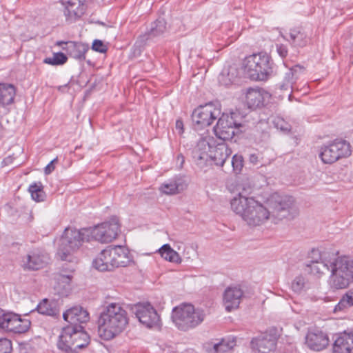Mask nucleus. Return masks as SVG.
<instances>
[{
  "label": "nucleus",
  "mask_w": 353,
  "mask_h": 353,
  "mask_svg": "<svg viewBox=\"0 0 353 353\" xmlns=\"http://www.w3.org/2000/svg\"><path fill=\"white\" fill-rule=\"evenodd\" d=\"M353 305V290L347 291L341 298L339 303L336 305L334 311L343 310L346 307Z\"/></svg>",
  "instance_id": "38"
},
{
  "label": "nucleus",
  "mask_w": 353,
  "mask_h": 353,
  "mask_svg": "<svg viewBox=\"0 0 353 353\" xmlns=\"http://www.w3.org/2000/svg\"><path fill=\"white\" fill-rule=\"evenodd\" d=\"M204 318V311L196 309L192 304L182 303L172 310V321L183 331L196 327L203 321Z\"/></svg>",
  "instance_id": "5"
},
{
  "label": "nucleus",
  "mask_w": 353,
  "mask_h": 353,
  "mask_svg": "<svg viewBox=\"0 0 353 353\" xmlns=\"http://www.w3.org/2000/svg\"><path fill=\"white\" fill-rule=\"evenodd\" d=\"M119 251L121 252L119 259H117V268L126 267L132 261L129 250L124 246L119 247Z\"/></svg>",
  "instance_id": "39"
},
{
  "label": "nucleus",
  "mask_w": 353,
  "mask_h": 353,
  "mask_svg": "<svg viewBox=\"0 0 353 353\" xmlns=\"http://www.w3.org/2000/svg\"><path fill=\"white\" fill-rule=\"evenodd\" d=\"M176 129L179 131V134L183 132V123L181 120H176Z\"/></svg>",
  "instance_id": "50"
},
{
  "label": "nucleus",
  "mask_w": 353,
  "mask_h": 353,
  "mask_svg": "<svg viewBox=\"0 0 353 353\" xmlns=\"http://www.w3.org/2000/svg\"><path fill=\"white\" fill-rule=\"evenodd\" d=\"M214 145V139L208 137L201 138L193 149L192 157L195 163L201 168L204 166L209 160L210 153H211Z\"/></svg>",
  "instance_id": "15"
},
{
  "label": "nucleus",
  "mask_w": 353,
  "mask_h": 353,
  "mask_svg": "<svg viewBox=\"0 0 353 353\" xmlns=\"http://www.w3.org/2000/svg\"><path fill=\"white\" fill-rule=\"evenodd\" d=\"M294 199L288 195L272 194L263 206L252 197L243 196L239 192L238 196L231 200L232 210L251 226L263 224L268 219L277 221L293 217Z\"/></svg>",
  "instance_id": "1"
},
{
  "label": "nucleus",
  "mask_w": 353,
  "mask_h": 353,
  "mask_svg": "<svg viewBox=\"0 0 353 353\" xmlns=\"http://www.w3.org/2000/svg\"><path fill=\"white\" fill-rule=\"evenodd\" d=\"M298 67L290 69L285 74L283 83L280 88L281 90H294V84L298 79Z\"/></svg>",
  "instance_id": "33"
},
{
  "label": "nucleus",
  "mask_w": 353,
  "mask_h": 353,
  "mask_svg": "<svg viewBox=\"0 0 353 353\" xmlns=\"http://www.w3.org/2000/svg\"><path fill=\"white\" fill-rule=\"evenodd\" d=\"M243 158L241 155L235 154L233 156L231 164L233 170L236 172H239L243 166Z\"/></svg>",
  "instance_id": "43"
},
{
  "label": "nucleus",
  "mask_w": 353,
  "mask_h": 353,
  "mask_svg": "<svg viewBox=\"0 0 353 353\" xmlns=\"http://www.w3.org/2000/svg\"><path fill=\"white\" fill-rule=\"evenodd\" d=\"M276 51L281 58H285L288 54V47L283 44L276 45Z\"/></svg>",
  "instance_id": "47"
},
{
  "label": "nucleus",
  "mask_w": 353,
  "mask_h": 353,
  "mask_svg": "<svg viewBox=\"0 0 353 353\" xmlns=\"http://www.w3.org/2000/svg\"><path fill=\"white\" fill-rule=\"evenodd\" d=\"M289 37L281 35L282 37L290 42L294 48H303L307 45L309 39L306 33L301 28H293L290 30Z\"/></svg>",
  "instance_id": "25"
},
{
  "label": "nucleus",
  "mask_w": 353,
  "mask_h": 353,
  "mask_svg": "<svg viewBox=\"0 0 353 353\" xmlns=\"http://www.w3.org/2000/svg\"><path fill=\"white\" fill-rule=\"evenodd\" d=\"M90 231V240L94 239L101 243H109L116 239L119 229V219L112 217L109 221L104 222L94 228H88Z\"/></svg>",
  "instance_id": "9"
},
{
  "label": "nucleus",
  "mask_w": 353,
  "mask_h": 353,
  "mask_svg": "<svg viewBox=\"0 0 353 353\" xmlns=\"http://www.w3.org/2000/svg\"><path fill=\"white\" fill-rule=\"evenodd\" d=\"M176 161H177V163H179V167L182 168V166L184 163V161H185L183 155L181 153L179 154L176 157Z\"/></svg>",
  "instance_id": "51"
},
{
  "label": "nucleus",
  "mask_w": 353,
  "mask_h": 353,
  "mask_svg": "<svg viewBox=\"0 0 353 353\" xmlns=\"http://www.w3.org/2000/svg\"><path fill=\"white\" fill-rule=\"evenodd\" d=\"M63 318L70 324L69 326H81L80 324L90 319L88 312L81 306H74L68 309L63 312Z\"/></svg>",
  "instance_id": "19"
},
{
  "label": "nucleus",
  "mask_w": 353,
  "mask_h": 353,
  "mask_svg": "<svg viewBox=\"0 0 353 353\" xmlns=\"http://www.w3.org/2000/svg\"><path fill=\"white\" fill-rule=\"evenodd\" d=\"M334 353H353V333L339 336L333 345Z\"/></svg>",
  "instance_id": "24"
},
{
  "label": "nucleus",
  "mask_w": 353,
  "mask_h": 353,
  "mask_svg": "<svg viewBox=\"0 0 353 353\" xmlns=\"http://www.w3.org/2000/svg\"><path fill=\"white\" fill-rule=\"evenodd\" d=\"M231 153V150L225 143L214 145L209 160L212 161L217 166H223Z\"/></svg>",
  "instance_id": "21"
},
{
  "label": "nucleus",
  "mask_w": 353,
  "mask_h": 353,
  "mask_svg": "<svg viewBox=\"0 0 353 353\" xmlns=\"http://www.w3.org/2000/svg\"><path fill=\"white\" fill-rule=\"evenodd\" d=\"M92 264L94 268L101 272L112 271L114 270L110 245L98 254L97 257L93 261Z\"/></svg>",
  "instance_id": "20"
},
{
  "label": "nucleus",
  "mask_w": 353,
  "mask_h": 353,
  "mask_svg": "<svg viewBox=\"0 0 353 353\" xmlns=\"http://www.w3.org/2000/svg\"><path fill=\"white\" fill-rule=\"evenodd\" d=\"M249 161L253 165H257L259 163V157L256 154H250L249 155Z\"/></svg>",
  "instance_id": "49"
},
{
  "label": "nucleus",
  "mask_w": 353,
  "mask_h": 353,
  "mask_svg": "<svg viewBox=\"0 0 353 353\" xmlns=\"http://www.w3.org/2000/svg\"><path fill=\"white\" fill-rule=\"evenodd\" d=\"M31 325L29 319H21V316L7 312L0 315V330L7 332L22 334L26 332Z\"/></svg>",
  "instance_id": "10"
},
{
  "label": "nucleus",
  "mask_w": 353,
  "mask_h": 353,
  "mask_svg": "<svg viewBox=\"0 0 353 353\" xmlns=\"http://www.w3.org/2000/svg\"><path fill=\"white\" fill-rule=\"evenodd\" d=\"M12 350V341L6 338L0 339V353H11Z\"/></svg>",
  "instance_id": "44"
},
{
  "label": "nucleus",
  "mask_w": 353,
  "mask_h": 353,
  "mask_svg": "<svg viewBox=\"0 0 353 353\" xmlns=\"http://www.w3.org/2000/svg\"><path fill=\"white\" fill-rule=\"evenodd\" d=\"M245 103L249 108L256 109L263 105V90L259 88H250L245 92Z\"/></svg>",
  "instance_id": "26"
},
{
  "label": "nucleus",
  "mask_w": 353,
  "mask_h": 353,
  "mask_svg": "<svg viewBox=\"0 0 353 353\" xmlns=\"http://www.w3.org/2000/svg\"><path fill=\"white\" fill-rule=\"evenodd\" d=\"M65 22L71 24L77 22L85 14L87 10L85 0H61Z\"/></svg>",
  "instance_id": "12"
},
{
  "label": "nucleus",
  "mask_w": 353,
  "mask_h": 353,
  "mask_svg": "<svg viewBox=\"0 0 353 353\" xmlns=\"http://www.w3.org/2000/svg\"><path fill=\"white\" fill-rule=\"evenodd\" d=\"M329 339L325 333L319 329H311L305 336L307 347L314 351H320L327 347Z\"/></svg>",
  "instance_id": "18"
},
{
  "label": "nucleus",
  "mask_w": 353,
  "mask_h": 353,
  "mask_svg": "<svg viewBox=\"0 0 353 353\" xmlns=\"http://www.w3.org/2000/svg\"><path fill=\"white\" fill-rule=\"evenodd\" d=\"M221 114V109L213 103L196 108L192 114V122L200 128L210 125Z\"/></svg>",
  "instance_id": "11"
},
{
  "label": "nucleus",
  "mask_w": 353,
  "mask_h": 353,
  "mask_svg": "<svg viewBox=\"0 0 353 353\" xmlns=\"http://www.w3.org/2000/svg\"><path fill=\"white\" fill-rule=\"evenodd\" d=\"M49 261L48 254L40 248L30 250L21 260L24 270L36 271L44 268Z\"/></svg>",
  "instance_id": "13"
},
{
  "label": "nucleus",
  "mask_w": 353,
  "mask_h": 353,
  "mask_svg": "<svg viewBox=\"0 0 353 353\" xmlns=\"http://www.w3.org/2000/svg\"><path fill=\"white\" fill-rule=\"evenodd\" d=\"M65 45L66 47L64 49L70 57L80 61L85 59V53L90 49L88 44L81 42L68 41L65 43Z\"/></svg>",
  "instance_id": "23"
},
{
  "label": "nucleus",
  "mask_w": 353,
  "mask_h": 353,
  "mask_svg": "<svg viewBox=\"0 0 353 353\" xmlns=\"http://www.w3.org/2000/svg\"><path fill=\"white\" fill-rule=\"evenodd\" d=\"M134 310L136 317L145 327L152 328L160 326V316L150 303L137 304Z\"/></svg>",
  "instance_id": "14"
},
{
  "label": "nucleus",
  "mask_w": 353,
  "mask_h": 353,
  "mask_svg": "<svg viewBox=\"0 0 353 353\" xmlns=\"http://www.w3.org/2000/svg\"><path fill=\"white\" fill-rule=\"evenodd\" d=\"M37 310L39 314L52 317H57L60 315V310L57 303L54 301H49L47 299H44L38 304Z\"/></svg>",
  "instance_id": "29"
},
{
  "label": "nucleus",
  "mask_w": 353,
  "mask_h": 353,
  "mask_svg": "<svg viewBox=\"0 0 353 353\" xmlns=\"http://www.w3.org/2000/svg\"><path fill=\"white\" fill-rule=\"evenodd\" d=\"M235 346L234 340L222 339L220 342L214 343L212 347L208 350V353H225Z\"/></svg>",
  "instance_id": "36"
},
{
  "label": "nucleus",
  "mask_w": 353,
  "mask_h": 353,
  "mask_svg": "<svg viewBox=\"0 0 353 353\" xmlns=\"http://www.w3.org/2000/svg\"><path fill=\"white\" fill-rule=\"evenodd\" d=\"M274 63L270 57L260 52L246 57L242 61L245 76L253 81H266L273 73Z\"/></svg>",
  "instance_id": "4"
},
{
  "label": "nucleus",
  "mask_w": 353,
  "mask_h": 353,
  "mask_svg": "<svg viewBox=\"0 0 353 353\" xmlns=\"http://www.w3.org/2000/svg\"><path fill=\"white\" fill-rule=\"evenodd\" d=\"M119 247H122V246L121 245H115V246L110 245L114 269L117 268V261H118L117 259H119V257L120 256V253H121L119 251Z\"/></svg>",
  "instance_id": "46"
},
{
  "label": "nucleus",
  "mask_w": 353,
  "mask_h": 353,
  "mask_svg": "<svg viewBox=\"0 0 353 353\" xmlns=\"http://www.w3.org/2000/svg\"><path fill=\"white\" fill-rule=\"evenodd\" d=\"M92 49L100 53H105L108 50V47L102 41L95 39L92 43Z\"/></svg>",
  "instance_id": "45"
},
{
  "label": "nucleus",
  "mask_w": 353,
  "mask_h": 353,
  "mask_svg": "<svg viewBox=\"0 0 353 353\" xmlns=\"http://www.w3.org/2000/svg\"><path fill=\"white\" fill-rule=\"evenodd\" d=\"M57 158L52 160L45 168L44 172L46 174H50L55 168L54 163L57 162Z\"/></svg>",
  "instance_id": "48"
},
{
  "label": "nucleus",
  "mask_w": 353,
  "mask_h": 353,
  "mask_svg": "<svg viewBox=\"0 0 353 353\" xmlns=\"http://www.w3.org/2000/svg\"><path fill=\"white\" fill-rule=\"evenodd\" d=\"M292 290L296 293H301L308 288V283L301 275L296 276L291 284Z\"/></svg>",
  "instance_id": "40"
},
{
  "label": "nucleus",
  "mask_w": 353,
  "mask_h": 353,
  "mask_svg": "<svg viewBox=\"0 0 353 353\" xmlns=\"http://www.w3.org/2000/svg\"><path fill=\"white\" fill-rule=\"evenodd\" d=\"M128 324L126 310L119 304L112 303L104 307L98 320V332L101 338L110 340L121 333Z\"/></svg>",
  "instance_id": "3"
},
{
  "label": "nucleus",
  "mask_w": 353,
  "mask_h": 353,
  "mask_svg": "<svg viewBox=\"0 0 353 353\" xmlns=\"http://www.w3.org/2000/svg\"><path fill=\"white\" fill-rule=\"evenodd\" d=\"M351 145L345 140L336 139L321 148L319 157L324 163L331 164L351 154Z\"/></svg>",
  "instance_id": "8"
},
{
  "label": "nucleus",
  "mask_w": 353,
  "mask_h": 353,
  "mask_svg": "<svg viewBox=\"0 0 353 353\" xmlns=\"http://www.w3.org/2000/svg\"><path fill=\"white\" fill-rule=\"evenodd\" d=\"M67 56L63 52H57L53 54L52 57L46 58L43 61L45 63L52 65H62L67 61Z\"/></svg>",
  "instance_id": "41"
},
{
  "label": "nucleus",
  "mask_w": 353,
  "mask_h": 353,
  "mask_svg": "<svg viewBox=\"0 0 353 353\" xmlns=\"http://www.w3.org/2000/svg\"><path fill=\"white\" fill-rule=\"evenodd\" d=\"M74 329L72 334L76 352L79 349L84 348L88 345L90 337L85 332L83 331L82 326H74Z\"/></svg>",
  "instance_id": "30"
},
{
  "label": "nucleus",
  "mask_w": 353,
  "mask_h": 353,
  "mask_svg": "<svg viewBox=\"0 0 353 353\" xmlns=\"http://www.w3.org/2000/svg\"><path fill=\"white\" fill-rule=\"evenodd\" d=\"M166 30V22L163 19H158L151 24L150 30L146 35L141 36L140 38L144 40L152 39L161 35Z\"/></svg>",
  "instance_id": "32"
},
{
  "label": "nucleus",
  "mask_w": 353,
  "mask_h": 353,
  "mask_svg": "<svg viewBox=\"0 0 353 353\" xmlns=\"http://www.w3.org/2000/svg\"><path fill=\"white\" fill-rule=\"evenodd\" d=\"M273 123L276 128L283 132H289L291 130V125L282 118H275Z\"/></svg>",
  "instance_id": "42"
},
{
  "label": "nucleus",
  "mask_w": 353,
  "mask_h": 353,
  "mask_svg": "<svg viewBox=\"0 0 353 353\" xmlns=\"http://www.w3.org/2000/svg\"><path fill=\"white\" fill-rule=\"evenodd\" d=\"M325 270L330 272L328 285L333 292L347 288L353 283V256L340 255L339 252L323 253L321 261H312L305 271L319 278Z\"/></svg>",
  "instance_id": "2"
},
{
  "label": "nucleus",
  "mask_w": 353,
  "mask_h": 353,
  "mask_svg": "<svg viewBox=\"0 0 353 353\" xmlns=\"http://www.w3.org/2000/svg\"><path fill=\"white\" fill-rule=\"evenodd\" d=\"M159 253L161 257L172 263H180L181 259L175 250H174L169 244H165L159 249Z\"/></svg>",
  "instance_id": "34"
},
{
  "label": "nucleus",
  "mask_w": 353,
  "mask_h": 353,
  "mask_svg": "<svg viewBox=\"0 0 353 353\" xmlns=\"http://www.w3.org/2000/svg\"><path fill=\"white\" fill-rule=\"evenodd\" d=\"M72 278V276L71 275H64L61 274L56 276V288L59 293L66 295L71 290Z\"/></svg>",
  "instance_id": "35"
},
{
  "label": "nucleus",
  "mask_w": 353,
  "mask_h": 353,
  "mask_svg": "<svg viewBox=\"0 0 353 353\" xmlns=\"http://www.w3.org/2000/svg\"><path fill=\"white\" fill-rule=\"evenodd\" d=\"M28 191L31 194L32 199L35 201L40 202L44 201L46 195L43 191V185L41 182L31 184L28 188Z\"/></svg>",
  "instance_id": "37"
},
{
  "label": "nucleus",
  "mask_w": 353,
  "mask_h": 353,
  "mask_svg": "<svg viewBox=\"0 0 353 353\" xmlns=\"http://www.w3.org/2000/svg\"><path fill=\"white\" fill-rule=\"evenodd\" d=\"M186 188V184L181 178L173 179L168 182L163 183L159 188L160 191L168 195L179 193Z\"/></svg>",
  "instance_id": "27"
},
{
  "label": "nucleus",
  "mask_w": 353,
  "mask_h": 353,
  "mask_svg": "<svg viewBox=\"0 0 353 353\" xmlns=\"http://www.w3.org/2000/svg\"><path fill=\"white\" fill-rule=\"evenodd\" d=\"M90 231L88 228L76 230L65 228L59 240L58 254L62 261H67L71 252L79 249L84 241H89Z\"/></svg>",
  "instance_id": "6"
},
{
  "label": "nucleus",
  "mask_w": 353,
  "mask_h": 353,
  "mask_svg": "<svg viewBox=\"0 0 353 353\" xmlns=\"http://www.w3.org/2000/svg\"><path fill=\"white\" fill-rule=\"evenodd\" d=\"M239 72L235 65H230L227 69L223 70L219 77V81L225 86H228L239 77Z\"/></svg>",
  "instance_id": "31"
},
{
  "label": "nucleus",
  "mask_w": 353,
  "mask_h": 353,
  "mask_svg": "<svg viewBox=\"0 0 353 353\" xmlns=\"http://www.w3.org/2000/svg\"><path fill=\"white\" fill-rule=\"evenodd\" d=\"M15 95L16 88L12 84L0 83V104L2 106L12 104Z\"/></svg>",
  "instance_id": "28"
},
{
  "label": "nucleus",
  "mask_w": 353,
  "mask_h": 353,
  "mask_svg": "<svg viewBox=\"0 0 353 353\" xmlns=\"http://www.w3.org/2000/svg\"><path fill=\"white\" fill-rule=\"evenodd\" d=\"M74 326H66L61 332L57 343L59 349L65 352H75L72 332Z\"/></svg>",
  "instance_id": "22"
},
{
  "label": "nucleus",
  "mask_w": 353,
  "mask_h": 353,
  "mask_svg": "<svg viewBox=\"0 0 353 353\" xmlns=\"http://www.w3.org/2000/svg\"><path fill=\"white\" fill-rule=\"evenodd\" d=\"M243 292L239 286L228 287L223 293V301L226 311L237 309L243 299Z\"/></svg>",
  "instance_id": "17"
},
{
  "label": "nucleus",
  "mask_w": 353,
  "mask_h": 353,
  "mask_svg": "<svg viewBox=\"0 0 353 353\" xmlns=\"http://www.w3.org/2000/svg\"><path fill=\"white\" fill-rule=\"evenodd\" d=\"M276 338L274 335L264 332L251 341L252 348L257 353H270L276 347Z\"/></svg>",
  "instance_id": "16"
},
{
  "label": "nucleus",
  "mask_w": 353,
  "mask_h": 353,
  "mask_svg": "<svg viewBox=\"0 0 353 353\" xmlns=\"http://www.w3.org/2000/svg\"><path fill=\"white\" fill-rule=\"evenodd\" d=\"M241 121L242 117L239 112L223 113L214 128L216 136L223 141L232 140L235 134L245 132V124Z\"/></svg>",
  "instance_id": "7"
}]
</instances>
